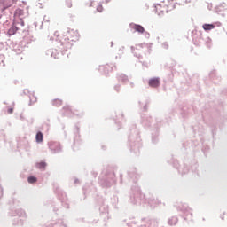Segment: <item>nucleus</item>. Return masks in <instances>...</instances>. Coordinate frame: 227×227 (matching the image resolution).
I'll list each match as a JSON object with an SVG mask.
<instances>
[{
  "label": "nucleus",
  "instance_id": "6",
  "mask_svg": "<svg viewBox=\"0 0 227 227\" xmlns=\"http://www.w3.org/2000/svg\"><path fill=\"white\" fill-rule=\"evenodd\" d=\"M202 27L205 31H212V29L215 27V26L214 24H204Z\"/></svg>",
  "mask_w": 227,
  "mask_h": 227
},
{
  "label": "nucleus",
  "instance_id": "1",
  "mask_svg": "<svg viewBox=\"0 0 227 227\" xmlns=\"http://www.w3.org/2000/svg\"><path fill=\"white\" fill-rule=\"evenodd\" d=\"M15 3H17V0H0L1 12H4V10H8V8L13 6Z\"/></svg>",
  "mask_w": 227,
  "mask_h": 227
},
{
  "label": "nucleus",
  "instance_id": "14",
  "mask_svg": "<svg viewBox=\"0 0 227 227\" xmlns=\"http://www.w3.org/2000/svg\"><path fill=\"white\" fill-rule=\"evenodd\" d=\"M7 113H8L9 114H12V113H13V108H9V109L7 110Z\"/></svg>",
  "mask_w": 227,
  "mask_h": 227
},
{
  "label": "nucleus",
  "instance_id": "16",
  "mask_svg": "<svg viewBox=\"0 0 227 227\" xmlns=\"http://www.w3.org/2000/svg\"><path fill=\"white\" fill-rule=\"evenodd\" d=\"M192 0H185V3L186 4H189V3H191Z\"/></svg>",
  "mask_w": 227,
  "mask_h": 227
},
{
  "label": "nucleus",
  "instance_id": "15",
  "mask_svg": "<svg viewBox=\"0 0 227 227\" xmlns=\"http://www.w3.org/2000/svg\"><path fill=\"white\" fill-rule=\"evenodd\" d=\"M107 1H109V0H100V3H107Z\"/></svg>",
  "mask_w": 227,
  "mask_h": 227
},
{
  "label": "nucleus",
  "instance_id": "7",
  "mask_svg": "<svg viewBox=\"0 0 227 227\" xmlns=\"http://www.w3.org/2000/svg\"><path fill=\"white\" fill-rule=\"evenodd\" d=\"M36 143H42L43 141V134L42 132H37L35 136Z\"/></svg>",
  "mask_w": 227,
  "mask_h": 227
},
{
  "label": "nucleus",
  "instance_id": "17",
  "mask_svg": "<svg viewBox=\"0 0 227 227\" xmlns=\"http://www.w3.org/2000/svg\"><path fill=\"white\" fill-rule=\"evenodd\" d=\"M22 26H24V21H22Z\"/></svg>",
  "mask_w": 227,
  "mask_h": 227
},
{
  "label": "nucleus",
  "instance_id": "4",
  "mask_svg": "<svg viewBox=\"0 0 227 227\" xmlns=\"http://www.w3.org/2000/svg\"><path fill=\"white\" fill-rule=\"evenodd\" d=\"M159 84V78H153L149 81V86H151V88H158Z\"/></svg>",
  "mask_w": 227,
  "mask_h": 227
},
{
  "label": "nucleus",
  "instance_id": "5",
  "mask_svg": "<svg viewBox=\"0 0 227 227\" xmlns=\"http://www.w3.org/2000/svg\"><path fill=\"white\" fill-rule=\"evenodd\" d=\"M132 28L137 31V33H145V27H143L141 25H136L134 24L132 26Z\"/></svg>",
  "mask_w": 227,
  "mask_h": 227
},
{
  "label": "nucleus",
  "instance_id": "13",
  "mask_svg": "<svg viewBox=\"0 0 227 227\" xmlns=\"http://www.w3.org/2000/svg\"><path fill=\"white\" fill-rule=\"evenodd\" d=\"M97 10L98 12H102V11L104 10V7H102V5H98Z\"/></svg>",
  "mask_w": 227,
  "mask_h": 227
},
{
  "label": "nucleus",
  "instance_id": "12",
  "mask_svg": "<svg viewBox=\"0 0 227 227\" xmlns=\"http://www.w3.org/2000/svg\"><path fill=\"white\" fill-rule=\"evenodd\" d=\"M66 6L67 8H72V0L66 1Z\"/></svg>",
  "mask_w": 227,
  "mask_h": 227
},
{
  "label": "nucleus",
  "instance_id": "8",
  "mask_svg": "<svg viewBox=\"0 0 227 227\" xmlns=\"http://www.w3.org/2000/svg\"><path fill=\"white\" fill-rule=\"evenodd\" d=\"M17 33V27H12L9 30H8V35L10 36H13V35H15Z\"/></svg>",
  "mask_w": 227,
  "mask_h": 227
},
{
  "label": "nucleus",
  "instance_id": "9",
  "mask_svg": "<svg viewBox=\"0 0 227 227\" xmlns=\"http://www.w3.org/2000/svg\"><path fill=\"white\" fill-rule=\"evenodd\" d=\"M46 166H47V163L45 162H40L36 164V168L38 169H45Z\"/></svg>",
  "mask_w": 227,
  "mask_h": 227
},
{
  "label": "nucleus",
  "instance_id": "10",
  "mask_svg": "<svg viewBox=\"0 0 227 227\" xmlns=\"http://www.w3.org/2000/svg\"><path fill=\"white\" fill-rule=\"evenodd\" d=\"M36 177L35 176H29L27 179L28 184H35L36 182Z\"/></svg>",
  "mask_w": 227,
  "mask_h": 227
},
{
  "label": "nucleus",
  "instance_id": "2",
  "mask_svg": "<svg viewBox=\"0 0 227 227\" xmlns=\"http://www.w3.org/2000/svg\"><path fill=\"white\" fill-rule=\"evenodd\" d=\"M67 40L77 42L79 40V32L74 29H69L67 34Z\"/></svg>",
  "mask_w": 227,
  "mask_h": 227
},
{
  "label": "nucleus",
  "instance_id": "3",
  "mask_svg": "<svg viewBox=\"0 0 227 227\" xmlns=\"http://www.w3.org/2000/svg\"><path fill=\"white\" fill-rule=\"evenodd\" d=\"M155 12L158 15H164V13H168V6L164 4H157L155 5Z\"/></svg>",
  "mask_w": 227,
  "mask_h": 227
},
{
  "label": "nucleus",
  "instance_id": "18",
  "mask_svg": "<svg viewBox=\"0 0 227 227\" xmlns=\"http://www.w3.org/2000/svg\"><path fill=\"white\" fill-rule=\"evenodd\" d=\"M222 219H224V216H222Z\"/></svg>",
  "mask_w": 227,
  "mask_h": 227
},
{
  "label": "nucleus",
  "instance_id": "11",
  "mask_svg": "<svg viewBox=\"0 0 227 227\" xmlns=\"http://www.w3.org/2000/svg\"><path fill=\"white\" fill-rule=\"evenodd\" d=\"M36 102V98L35 95H30V104H35Z\"/></svg>",
  "mask_w": 227,
  "mask_h": 227
}]
</instances>
